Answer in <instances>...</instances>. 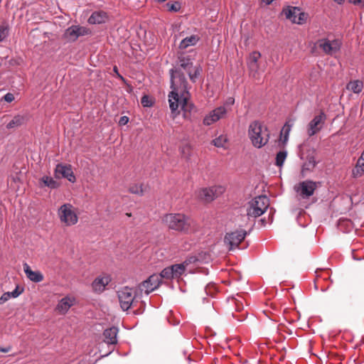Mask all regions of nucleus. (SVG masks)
I'll use <instances>...</instances> for the list:
<instances>
[{
	"instance_id": "393cba45",
	"label": "nucleus",
	"mask_w": 364,
	"mask_h": 364,
	"mask_svg": "<svg viewBox=\"0 0 364 364\" xmlns=\"http://www.w3.org/2000/svg\"><path fill=\"white\" fill-rule=\"evenodd\" d=\"M188 263L186 262L181 264H176L171 265L174 279L179 278L185 272Z\"/></svg>"
},
{
	"instance_id": "c9c22d12",
	"label": "nucleus",
	"mask_w": 364,
	"mask_h": 364,
	"mask_svg": "<svg viewBox=\"0 0 364 364\" xmlns=\"http://www.w3.org/2000/svg\"><path fill=\"white\" fill-rule=\"evenodd\" d=\"M141 102L144 107H151L152 105L149 97L147 95H144L141 97Z\"/></svg>"
},
{
	"instance_id": "c03bdc74",
	"label": "nucleus",
	"mask_w": 364,
	"mask_h": 364,
	"mask_svg": "<svg viewBox=\"0 0 364 364\" xmlns=\"http://www.w3.org/2000/svg\"><path fill=\"white\" fill-rule=\"evenodd\" d=\"M129 122V118L127 116L120 117L119 124L120 125H125Z\"/></svg>"
},
{
	"instance_id": "ea45409f",
	"label": "nucleus",
	"mask_w": 364,
	"mask_h": 364,
	"mask_svg": "<svg viewBox=\"0 0 364 364\" xmlns=\"http://www.w3.org/2000/svg\"><path fill=\"white\" fill-rule=\"evenodd\" d=\"M4 99L7 102H11L14 100V96L13 94L9 92L4 95Z\"/></svg>"
},
{
	"instance_id": "79ce46f5",
	"label": "nucleus",
	"mask_w": 364,
	"mask_h": 364,
	"mask_svg": "<svg viewBox=\"0 0 364 364\" xmlns=\"http://www.w3.org/2000/svg\"><path fill=\"white\" fill-rule=\"evenodd\" d=\"M9 299H10V294H9L8 292L4 293L0 297V304L5 303Z\"/></svg>"
},
{
	"instance_id": "c85d7f7f",
	"label": "nucleus",
	"mask_w": 364,
	"mask_h": 364,
	"mask_svg": "<svg viewBox=\"0 0 364 364\" xmlns=\"http://www.w3.org/2000/svg\"><path fill=\"white\" fill-rule=\"evenodd\" d=\"M9 33V26L7 23L4 22L0 24V42L6 38Z\"/></svg>"
},
{
	"instance_id": "de8ad7c7",
	"label": "nucleus",
	"mask_w": 364,
	"mask_h": 364,
	"mask_svg": "<svg viewBox=\"0 0 364 364\" xmlns=\"http://www.w3.org/2000/svg\"><path fill=\"white\" fill-rule=\"evenodd\" d=\"M113 70L115 73H117V75L120 77V78H122V77L118 73V69L117 68V66H114V68H113Z\"/></svg>"
},
{
	"instance_id": "cd10ccee",
	"label": "nucleus",
	"mask_w": 364,
	"mask_h": 364,
	"mask_svg": "<svg viewBox=\"0 0 364 364\" xmlns=\"http://www.w3.org/2000/svg\"><path fill=\"white\" fill-rule=\"evenodd\" d=\"M218 120L224 118L227 114L228 109L225 106H220L212 110Z\"/></svg>"
},
{
	"instance_id": "8fccbe9b",
	"label": "nucleus",
	"mask_w": 364,
	"mask_h": 364,
	"mask_svg": "<svg viewBox=\"0 0 364 364\" xmlns=\"http://www.w3.org/2000/svg\"><path fill=\"white\" fill-rule=\"evenodd\" d=\"M335 2H336L338 4H341L343 3L344 0H333Z\"/></svg>"
},
{
	"instance_id": "0eeeda50",
	"label": "nucleus",
	"mask_w": 364,
	"mask_h": 364,
	"mask_svg": "<svg viewBox=\"0 0 364 364\" xmlns=\"http://www.w3.org/2000/svg\"><path fill=\"white\" fill-rule=\"evenodd\" d=\"M90 33L91 31L88 28L73 25L65 31L63 37L68 42H75L78 38L90 35Z\"/></svg>"
},
{
	"instance_id": "9d476101",
	"label": "nucleus",
	"mask_w": 364,
	"mask_h": 364,
	"mask_svg": "<svg viewBox=\"0 0 364 364\" xmlns=\"http://www.w3.org/2000/svg\"><path fill=\"white\" fill-rule=\"evenodd\" d=\"M316 187V182L306 180L299 182L294 186V188L300 198L306 199L314 194Z\"/></svg>"
},
{
	"instance_id": "6ab92c4d",
	"label": "nucleus",
	"mask_w": 364,
	"mask_h": 364,
	"mask_svg": "<svg viewBox=\"0 0 364 364\" xmlns=\"http://www.w3.org/2000/svg\"><path fill=\"white\" fill-rule=\"evenodd\" d=\"M117 333L118 328L115 326L105 329L103 333L104 341L107 344H116L117 343Z\"/></svg>"
},
{
	"instance_id": "b1692460",
	"label": "nucleus",
	"mask_w": 364,
	"mask_h": 364,
	"mask_svg": "<svg viewBox=\"0 0 364 364\" xmlns=\"http://www.w3.org/2000/svg\"><path fill=\"white\" fill-rule=\"evenodd\" d=\"M346 89L353 93L359 94L363 89V82L359 80H351L347 84Z\"/></svg>"
},
{
	"instance_id": "a211bd4d",
	"label": "nucleus",
	"mask_w": 364,
	"mask_h": 364,
	"mask_svg": "<svg viewBox=\"0 0 364 364\" xmlns=\"http://www.w3.org/2000/svg\"><path fill=\"white\" fill-rule=\"evenodd\" d=\"M23 271L26 277L33 282H40L43 280V275L38 271L31 270L30 266L27 263H24Z\"/></svg>"
},
{
	"instance_id": "7c9ffc66",
	"label": "nucleus",
	"mask_w": 364,
	"mask_h": 364,
	"mask_svg": "<svg viewBox=\"0 0 364 364\" xmlns=\"http://www.w3.org/2000/svg\"><path fill=\"white\" fill-rule=\"evenodd\" d=\"M166 7L168 11L178 12L180 11L181 5L178 1L167 2L166 4Z\"/></svg>"
},
{
	"instance_id": "4c0bfd02",
	"label": "nucleus",
	"mask_w": 364,
	"mask_h": 364,
	"mask_svg": "<svg viewBox=\"0 0 364 364\" xmlns=\"http://www.w3.org/2000/svg\"><path fill=\"white\" fill-rule=\"evenodd\" d=\"M350 4L359 6L360 8L364 9V0H348Z\"/></svg>"
},
{
	"instance_id": "5701e85b",
	"label": "nucleus",
	"mask_w": 364,
	"mask_h": 364,
	"mask_svg": "<svg viewBox=\"0 0 364 364\" xmlns=\"http://www.w3.org/2000/svg\"><path fill=\"white\" fill-rule=\"evenodd\" d=\"M26 120V117L23 114H17L6 124L7 129H13L18 127L23 124Z\"/></svg>"
},
{
	"instance_id": "f8f14e48",
	"label": "nucleus",
	"mask_w": 364,
	"mask_h": 364,
	"mask_svg": "<svg viewBox=\"0 0 364 364\" xmlns=\"http://www.w3.org/2000/svg\"><path fill=\"white\" fill-rule=\"evenodd\" d=\"M247 235V231L244 230H237L234 232H228L225 237V242L230 245V250H233L238 247L240 243L245 239Z\"/></svg>"
},
{
	"instance_id": "aec40b11",
	"label": "nucleus",
	"mask_w": 364,
	"mask_h": 364,
	"mask_svg": "<svg viewBox=\"0 0 364 364\" xmlns=\"http://www.w3.org/2000/svg\"><path fill=\"white\" fill-rule=\"evenodd\" d=\"M109 281L110 279L108 277L96 278L92 282V288L95 291L101 292L105 289V287Z\"/></svg>"
},
{
	"instance_id": "ddd939ff",
	"label": "nucleus",
	"mask_w": 364,
	"mask_h": 364,
	"mask_svg": "<svg viewBox=\"0 0 364 364\" xmlns=\"http://www.w3.org/2000/svg\"><path fill=\"white\" fill-rule=\"evenodd\" d=\"M318 46L327 55H333L341 48V43L339 40L330 41L327 38H322L318 41Z\"/></svg>"
},
{
	"instance_id": "a18cd8bd",
	"label": "nucleus",
	"mask_w": 364,
	"mask_h": 364,
	"mask_svg": "<svg viewBox=\"0 0 364 364\" xmlns=\"http://www.w3.org/2000/svg\"><path fill=\"white\" fill-rule=\"evenodd\" d=\"M234 102H235V100L232 97H229L226 100V102H225V103L224 104L223 106H225V107H228V106H231V105H232L234 104Z\"/></svg>"
},
{
	"instance_id": "a19ab883",
	"label": "nucleus",
	"mask_w": 364,
	"mask_h": 364,
	"mask_svg": "<svg viewBox=\"0 0 364 364\" xmlns=\"http://www.w3.org/2000/svg\"><path fill=\"white\" fill-rule=\"evenodd\" d=\"M8 293L10 294V298H16L21 294V291L18 290V287H16L14 291Z\"/></svg>"
},
{
	"instance_id": "6e6552de",
	"label": "nucleus",
	"mask_w": 364,
	"mask_h": 364,
	"mask_svg": "<svg viewBox=\"0 0 364 364\" xmlns=\"http://www.w3.org/2000/svg\"><path fill=\"white\" fill-rule=\"evenodd\" d=\"M282 14L294 23L303 24L306 19V15L299 7L287 6L284 8Z\"/></svg>"
},
{
	"instance_id": "f704fd0d",
	"label": "nucleus",
	"mask_w": 364,
	"mask_h": 364,
	"mask_svg": "<svg viewBox=\"0 0 364 364\" xmlns=\"http://www.w3.org/2000/svg\"><path fill=\"white\" fill-rule=\"evenodd\" d=\"M130 191L135 194H142L143 189L141 185H134L130 187Z\"/></svg>"
},
{
	"instance_id": "412c9836",
	"label": "nucleus",
	"mask_w": 364,
	"mask_h": 364,
	"mask_svg": "<svg viewBox=\"0 0 364 364\" xmlns=\"http://www.w3.org/2000/svg\"><path fill=\"white\" fill-rule=\"evenodd\" d=\"M199 40L200 37L197 35L187 36L181 41L178 48L180 49H186L189 46H195Z\"/></svg>"
},
{
	"instance_id": "c756f323",
	"label": "nucleus",
	"mask_w": 364,
	"mask_h": 364,
	"mask_svg": "<svg viewBox=\"0 0 364 364\" xmlns=\"http://www.w3.org/2000/svg\"><path fill=\"white\" fill-rule=\"evenodd\" d=\"M160 276V280L161 281V279H174L173 274V270L171 269V267H168L166 268H164L160 274H158Z\"/></svg>"
},
{
	"instance_id": "f03ea898",
	"label": "nucleus",
	"mask_w": 364,
	"mask_h": 364,
	"mask_svg": "<svg viewBox=\"0 0 364 364\" xmlns=\"http://www.w3.org/2000/svg\"><path fill=\"white\" fill-rule=\"evenodd\" d=\"M248 135L253 146L257 148L264 146L269 139L267 127L259 121H255L250 124Z\"/></svg>"
},
{
	"instance_id": "58836bf2",
	"label": "nucleus",
	"mask_w": 364,
	"mask_h": 364,
	"mask_svg": "<svg viewBox=\"0 0 364 364\" xmlns=\"http://www.w3.org/2000/svg\"><path fill=\"white\" fill-rule=\"evenodd\" d=\"M190 150H191L190 146L186 144L181 148V153L184 156H188L189 155Z\"/></svg>"
},
{
	"instance_id": "1a4fd4ad",
	"label": "nucleus",
	"mask_w": 364,
	"mask_h": 364,
	"mask_svg": "<svg viewBox=\"0 0 364 364\" xmlns=\"http://www.w3.org/2000/svg\"><path fill=\"white\" fill-rule=\"evenodd\" d=\"M326 121V115L323 112L314 117L307 125L306 132L309 137L319 132Z\"/></svg>"
},
{
	"instance_id": "2eb2a0df",
	"label": "nucleus",
	"mask_w": 364,
	"mask_h": 364,
	"mask_svg": "<svg viewBox=\"0 0 364 364\" xmlns=\"http://www.w3.org/2000/svg\"><path fill=\"white\" fill-rule=\"evenodd\" d=\"M55 177L57 178H66L71 183L75 181V176L72 170V166L69 164H57L55 168Z\"/></svg>"
},
{
	"instance_id": "72a5a7b5",
	"label": "nucleus",
	"mask_w": 364,
	"mask_h": 364,
	"mask_svg": "<svg viewBox=\"0 0 364 364\" xmlns=\"http://www.w3.org/2000/svg\"><path fill=\"white\" fill-rule=\"evenodd\" d=\"M316 166V161L314 158H310L307 162H306L302 166V172L306 171H310Z\"/></svg>"
},
{
	"instance_id": "423d86ee",
	"label": "nucleus",
	"mask_w": 364,
	"mask_h": 364,
	"mask_svg": "<svg viewBox=\"0 0 364 364\" xmlns=\"http://www.w3.org/2000/svg\"><path fill=\"white\" fill-rule=\"evenodd\" d=\"M58 214L60 222L68 226L75 225L77 223V215L74 211L73 206L70 203L62 205L58 209Z\"/></svg>"
},
{
	"instance_id": "3c124183",
	"label": "nucleus",
	"mask_w": 364,
	"mask_h": 364,
	"mask_svg": "<svg viewBox=\"0 0 364 364\" xmlns=\"http://www.w3.org/2000/svg\"><path fill=\"white\" fill-rule=\"evenodd\" d=\"M360 157H362L364 159V151L362 152Z\"/></svg>"
},
{
	"instance_id": "473e14b6",
	"label": "nucleus",
	"mask_w": 364,
	"mask_h": 364,
	"mask_svg": "<svg viewBox=\"0 0 364 364\" xmlns=\"http://www.w3.org/2000/svg\"><path fill=\"white\" fill-rule=\"evenodd\" d=\"M227 142V138L223 135L215 138L212 141V144L218 148L224 147Z\"/></svg>"
},
{
	"instance_id": "9b49d317",
	"label": "nucleus",
	"mask_w": 364,
	"mask_h": 364,
	"mask_svg": "<svg viewBox=\"0 0 364 364\" xmlns=\"http://www.w3.org/2000/svg\"><path fill=\"white\" fill-rule=\"evenodd\" d=\"M225 191L223 186H212L200 189L198 191L197 196L199 199L205 202H210L215 198L220 196Z\"/></svg>"
},
{
	"instance_id": "09e8293b",
	"label": "nucleus",
	"mask_w": 364,
	"mask_h": 364,
	"mask_svg": "<svg viewBox=\"0 0 364 364\" xmlns=\"http://www.w3.org/2000/svg\"><path fill=\"white\" fill-rule=\"evenodd\" d=\"M267 5L271 4L274 0H263Z\"/></svg>"
},
{
	"instance_id": "37998d69",
	"label": "nucleus",
	"mask_w": 364,
	"mask_h": 364,
	"mask_svg": "<svg viewBox=\"0 0 364 364\" xmlns=\"http://www.w3.org/2000/svg\"><path fill=\"white\" fill-rule=\"evenodd\" d=\"M356 166L364 170V159L362 157L360 156V158L358 159L356 164Z\"/></svg>"
},
{
	"instance_id": "7ed1b4c3",
	"label": "nucleus",
	"mask_w": 364,
	"mask_h": 364,
	"mask_svg": "<svg viewBox=\"0 0 364 364\" xmlns=\"http://www.w3.org/2000/svg\"><path fill=\"white\" fill-rule=\"evenodd\" d=\"M163 221L171 230L188 232L193 226V220L180 213H170L164 216Z\"/></svg>"
},
{
	"instance_id": "dca6fc26",
	"label": "nucleus",
	"mask_w": 364,
	"mask_h": 364,
	"mask_svg": "<svg viewBox=\"0 0 364 364\" xmlns=\"http://www.w3.org/2000/svg\"><path fill=\"white\" fill-rule=\"evenodd\" d=\"M261 58V53L259 51H253L247 58V64L250 74L254 77H257L259 73V59Z\"/></svg>"
},
{
	"instance_id": "2f4dec72",
	"label": "nucleus",
	"mask_w": 364,
	"mask_h": 364,
	"mask_svg": "<svg viewBox=\"0 0 364 364\" xmlns=\"http://www.w3.org/2000/svg\"><path fill=\"white\" fill-rule=\"evenodd\" d=\"M287 153L286 151H280L276 156V165L277 166H282L287 158Z\"/></svg>"
},
{
	"instance_id": "e433bc0d",
	"label": "nucleus",
	"mask_w": 364,
	"mask_h": 364,
	"mask_svg": "<svg viewBox=\"0 0 364 364\" xmlns=\"http://www.w3.org/2000/svg\"><path fill=\"white\" fill-rule=\"evenodd\" d=\"M364 173V170L356 166L355 167V168L353 170V175L354 176V177H359V176H361Z\"/></svg>"
},
{
	"instance_id": "20e7f679",
	"label": "nucleus",
	"mask_w": 364,
	"mask_h": 364,
	"mask_svg": "<svg viewBox=\"0 0 364 364\" xmlns=\"http://www.w3.org/2000/svg\"><path fill=\"white\" fill-rule=\"evenodd\" d=\"M269 205V200L265 196L255 197L250 203L247 208V215L249 218H255L262 215L267 209Z\"/></svg>"
},
{
	"instance_id": "864d4df0",
	"label": "nucleus",
	"mask_w": 364,
	"mask_h": 364,
	"mask_svg": "<svg viewBox=\"0 0 364 364\" xmlns=\"http://www.w3.org/2000/svg\"><path fill=\"white\" fill-rule=\"evenodd\" d=\"M127 215L129 217V216H131V214L130 213H127Z\"/></svg>"
},
{
	"instance_id": "4be33fe9",
	"label": "nucleus",
	"mask_w": 364,
	"mask_h": 364,
	"mask_svg": "<svg viewBox=\"0 0 364 364\" xmlns=\"http://www.w3.org/2000/svg\"><path fill=\"white\" fill-rule=\"evenodd\" d=\"M73 304V302L70 298L65 297L59 301L56 309L61 314H65Z\"/></svg>"
},
{
	"instance_id": "4468645a",
	"label": "nucleus",
	"mask_w": 364,
	"mask_h": 364,
	"mask_svg": "<svg viewBox=\"0 0 364 364\" xmlns=\"http://www.w3.org/2000/svg\"><path fill=\"white\" fill-rule=\"evenodd\" d=\"M161 283L160 276L154 274L139 285L138 290L141 294L144 292L148 295L151 291L157 289Z\"/></svg>"
},
{
	"instance_id": "a878e982",
	"label": "nucleus",
	"mask_w": 364,
	"mask_h": 364,
	"mask_svg": "<svg viewBox=\"0 0 364 364\" xmlns=\"http://www.w3.org/2000/svg\"><path fill=\"white\" fill-rule=\"evenodd\" d=\"M44 185L50 188H56L58 187L59 183L50 176H45L41 178Z\"/></svg>"
},
{
	"instance_id": "bb28decb",
	"label": "nucleus",
	"mask_w": 364,
	"mask_h": 364,
	"mask_svg": "<svg viewBox=\"0 0 364 364\" xmlns=\"http://www.w3.org/2000/svg\"><path fill=\"white\" fill-rule=\"evenodd\" d=\"M218 119L213 112V111H210L208 114L205 116L203 118V123L205 126H210L215 122H217Z\"/></svg>"
},
{
	"instance_id": "f257e3e1",
	"label": "nucleus",
	"mask_w": 364,
	"mask_h": 364,
	"mask_svg": "<svg viewBox=\"0 0 364 364\" xmlns=\"http://www.w3.org/2000/svg\"><path fill=\"white\" fill-rule=\"evenodd\" d=\"M193 60L188 55H182L178 57V65L170 70L171 87L172 91L168 95L169 107L173 114L178 107L184 112H190L193 105L188 102L190 94L188 92V81L185 77L186 72L190 80L196 82L202 72L200 65L193 66Z\"/></svg>"
},
{
	"instance_id": "39448f33",
	"label": "nucleus",
	"mask_w": 364,
	"mask_h": 364,
	"mask_svg": "<svg viewBox=\"0 0 364 364\" xmlns=\"http://www.w3.org/2000/svg\"><path fill=\"white\" fill-rule=\"evenodd\" d=\"M138 291V289L134 290L127 287L118 291V298L123 311H127L131 306H134L139 296Z\"/></svg>"
},
{
	"instance_id": "f3484780",
	"label": "nucleus",
	"mask_w": 364,
	"mask_h": 364,
	"mask_svg": "<svg viewBox=\"0 0 364 364\" xmlns=\"http://www.w3.org/2000/svg\"><path fill=\"white\" fill-rule=\"evenodd\" d=\"M108 19L107 13L103 11H94L89 17L87 22L90 24H101L105 23Z\"/></svg>"
},
{
	"instance_id": "49530a36",
	"label": "nucleus",
	"mask_w": 364,
	"mask_h": 364,
	"mask_svg": "<svg viewBox=\"0 0 364 364\" xmlns=\"http://www.w3.org/2000/svg\"><path fill=\"white\" fill-rule=\"evenodd\" d=\"M10 349H11L10 347H7V348L0 347V351L2 353H8L10 351Z\"/></svg>"
},
{
	"instance_id": "603ef678",
	"label": "nucleus",
	"mask_w": 364,
	"mask_h": 364,
	"mask_svg": "<svg viewBox=\"0 0 364 364\" xmlns=\"http://www.w3.org/2000/svg\"><path fill=\"white\" fill-rule=\"evenodd\" d=\"M156 1H157L158 2H160V3H161V2H164V1H165L166 0H156Z\"/></svg>"
}]
</instances>
